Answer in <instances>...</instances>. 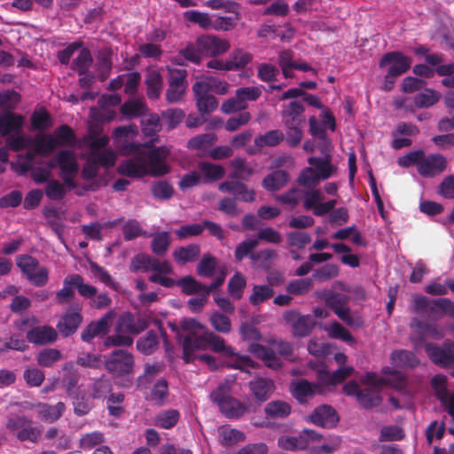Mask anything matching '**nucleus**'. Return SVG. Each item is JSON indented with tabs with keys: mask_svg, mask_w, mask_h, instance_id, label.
I'll return each instance as SVG.
<instances>
[{
	"mask_svg": "<svg viewBox=\"0 0 454 454\" xmlns=\"http://www.w3.org/2000/svg\"><path fill=\"white\" fill-rule=\"evenodd\" d=\"M183 330L187 331V335L184 338L183 348L184 358L186 363L198 359L208 365L211 370L216 369L215 358L209 355L194 356L193 352L197 349H206L210 348L215 352H223L227 356H234V363L231 367L250 372V369L258 367V364L253 361L247 356H236L231 347H227L224 340L214 333L207 331L205 327L192 318L183 319L180 322Z\"/></svg>",
	"mask_w": 454,
	"mask_h": 454,
	"instance_id": "nucleus-1",
	"label": "nucleus"
},
{
	"mask_svg": "<svg viewBox=\"0 0 454 454\" xmlns=\"http://www.w3.org/2000/svg\"><path fill=\"white\" fill-rule=\"evenodd\" d=\"M135 153L118 166L121 175L134 178L145 176H158L169 172L170 168L166 161L169 149L166 146L134 145Z\"/></svg>",
	"mask_w": 454,
	"mask_h": 454,
	"instance_id": "nucleus-2",
	"label": "nucleus"
},
{
	"mask_svg": "<svg viewBox=\"0 0 454 454\" xmlns=\"http://www.w3.org/2000/svg\"><path fill=\"white\" fill-rule=\"evenodd\" d=\"M361 381L365 388L358 394V402L367 409L380 404V391L385 385H390L396 389H401L405 385L403 376L396 371H393L389 375L384 377H379L373 372H367Z\"/></svg>",
	"mask_w": 454,
	"mask_h": 454,
	"instance_id": "nucleus-3",
	"label": "nucleus"
},
{
	"mask_svg": "<svg viewBox=\"0 0 454 454\" xmlns=\"http://www.w3.org/2000/svg\"><path fill=\"white\" fill-rule=\"evenodd\" d=\"M83 143L90 148L87 163L82 170L85 177H94L98 166L105 168L114 166L116 159L115 153L110 149L102 150L109 143L107 136L98 137L96 135H89L84 137Z\"/></svg>",
	"mask_w": 454,
	"mask_h": 454,
	"instance_id": "nucleus-4",
	"label": "nucleus"
},
{
	"mask_svg": "<svg viewBox=\"0 0 454 454\" xmlns=\"http://www.w3.org/2000/svg\"><path fill=\"white\" fill-rule=\"evenodd\" d=\"M270 347L252 342L248 350L257 358L261 359L265 366L278 370L282 366V361L279 356L290 358L293 355V346L290 342L283 340L271 339L268 340Z\"/></svg>",
	"mask_w": 454,
	"mask_h": 454,
	"instance_id": "nucleus-5",
	"label": "nucleus"
},
{
	"mask_svg": "<svg viewBox=\"0 0 454 454\" xmlns=\"http://www.w3.org/2000/svg\"><path fill=\"white\" fill-rule=\"evenodd\" d=\"M147 327L146 321L144 318H134V317L126 313L120 317L115 328V333L108 336L104 345L107 348L114 346H130L133 339L130 334H138Z\"/></svg>",
	"mask_w": 454,
	"mask_h": 454,
	"instance_id": "nucleus-6",
	"label": "nucleus"
},
{
	"mask_svg": "<svg viewBox=\"0 0 454 454\" xmlns=\"http://www.w3.org/2000/svg\"><path fill=\"white\" fill-rule=\"evenodd\" d=\"M75 141L74 134L70 127L62 125L52 134H38L35 137L36 152L43 156L50 155L59 146H69Z\"/></svg>",
	"mask_w": 454,
	"mask_h": 454,
	"instance_id": "nucleus-7",
	"label": "nucleus"
},
{
	"mask_svg": "<svg viewBox=\"0 0 454 454\" xmlns=\"http://www.w3.org/2000/svg\"><path fill=\"white\" fill-rule=\"evenodd\" d=\"M230 388L231 387L228 383H221L210 394V399L218 405L221 412L225 417L239 419L248 411V408L238 399L228 395Z\"/></svg>",
	"mask_w": 454,
	"mask_h": 454,
	"instance_id": "nucleus-8",
	"label": "nucleus"
},
{
	"mask_svg": "<svg viewBox=\"0 0 454 454\" xmlns=\"http://www.w3.org/2000/svg\"><path fill=\"white\" fill-rule=\"evenodd\" d=\"M320 297L325 301L326 306L347 325L350 327H360L363 325V320L350 313V309L348 307V296L332 291H324Z\"/></svg>",
	"mask_w": 454,
	"mask_h": 454,
	"instance_id": "nucleus-9",
	"label": "nucleus"
},
{
	"mask_svg": "<svg viewBox=\"0 0 454 454\" xmlns=\"http://www.w3.org/2000/svg\"><path fill=\"white\" fill-rule=\"evenodd\" d=\"M260 86L241 87L236 90L235 96L225 100L221 110L224 114H232L247 108L249 101H255L262 96Z\"/></svg>",
	"mask_w": 454,
	"mask_h": 454,
	"instance_id": "nucleus-10",
	"label": "nucleus"
},
{
	"mask_svg": "<svg viewBox=\"0 0 454 454\" xmlns=\"http://www.w3.org/2000/svg\"><path fill=\"white\" fill-rule=\"evenodd\" d=\"M323 435L314 430L303 429L297 435L285 434L278 438V445L279 448L289 450L298 451L309 448L312 443L319 442Z\"/></svg>",
	"mask_w": 454,
	"mask_h": 454,
	"instance_id": "nucleus-11",
	"label": "nucleus"
},
{
	"mask_svg": "<svg viewBox=\"0 0 454 454\" xmlns=\"http://www.w3.org/2000/svg\"><path fill=\"white\" fill-rule=\"evenodd\" d=\"M6 428L16 434L20 441L37 442L42 435L39 427H34L32 420L23 416L11 417L7 419Z\"/></svg>",
	"mask_w": 454,
	"mask_h": 454,
	"instance_id": "nucleus-12",
	"label": "nucleus"
},
{
	"mask_svg": "<svg viewBox=\"0 0 454 454\" xmlns=\"http://www.w3.org/2000/svg\"><path fill=\"white\" fill-rule=\"evenodd\" d=\"M16 263L27 278L35 286H43L48 281V270L29 255H19Z\"/></svg>",
	"mask_w": 454,
	"mask_h": 454,
	"instance_id": "nucleus-13",
	"label": "nucleus"
},
{
	"mask_svg": "<svg viewBox=\"0 0 454 454\" xmlns=\"http://www.w3.org/2000/svg\"><path fill=\"white\" fill-rule=\"evenodd\" d=\"M60 176L68 190L74 189V178L78 174V163L75 155L69 150H62L56 155Z\"/></svg>",
	"mask_w": 454,
	"mask_h": 454,
	"instance_id": "nucleus-14",
	"label": "nucleus"
},
{
	"mask_svg": "<svg viewBox=\"0 0 454 454\" xmlns=\"http://www.w3.org/2000/svg\"><path fill=\"white\" fill-rule=\"evenodd\" d=\"M133 367V356L121 349L114 351L106 361V370L116 376H123L131 373Z\"/></svg>",
	"mask_w": 454,
	"mask_h": 454,
	"instance_id": "nucleus-15",
	"label": "nucleus"
},
{
	"mask_svg": "<svg viewBox=\"0 0 454 454\" xmlns=\"http://www.w3.org/2000/svg\"><path fill=\"white\" fill-rule=\"evenodd\" d=\"M326 384L319 379L317 383H311L306 380H298L291 383L290 390L294 397L300 403H307L317 395L325 392Z\"/></svg>",
	"mask_w": 454,
	"mask_h": 454,
	"instance_id": "nucleus-16",
	"label": "nucleus"
},
{
	"mask_svg": "<svg viewBox=\"0 0 454 454\" xmlns=\"http://www.w3.org/2000/svg\"><path fill=\"white\" fill-rule=\"evenodd\" d=\"M390 65L386 80L395 79L404 74L411 65V59L399 51H393L384 55L380 62V67H383Z\"/></svg>",
	"mask_w": 454,
	"mask_h": 454,
	"instance_id": "nucleus-17",
	"label": "nucleus"
},
{
	"mask_svg": "<svg viewBox=\"0 0 454 454\" xmlns=\"http://www.w3.org/2000/svg\"><path fill=\"white\" fill-rule=\"evenodd\" d=\"M324 199L325 196L320 190H309L304 195V207L306 209H311L315 215H324L331 212L337 204L336 200L324 202Z\"/></svg>",
	"mask_w": 454,
	"mask_h": 454,
	"instance_id": "nucleus-18",
	"label": "nucleus"
},
{
	"mask_svg": "<svg viewBox=\"0 0 454 454\" xmlns=\"http://www.w3.org/2000/svg\"><path fill=\"white\" fill-rule=\"evenodd\" d=\"M334 359L340 364V368L333 372L325 370L318 372V379L326 385H336L349 377L354 369L352 366H346L347 356L343 353H336Z\"/></svg>",
	"mask_w": 454,
	"mask_h": 454,
	"instance_id": "nucleus-19",
	"label": "nucleus"
},
{
	"mask_svg": "<svg viewBox=\"0 0 454 454\" xmlns=\"http://www.w3.org/2000/svg\"><path fill=\"white\" fill-rule=\"evenodd\" d=\"M197 45L203 56L217 57L225 53L230 48V43L226 39L213 35H201L197 38Z\"/></svg>",
	"mask_w": 454,
	"mask_h": 454,
	"instance_id": "nucleus-20",
	"label": "nucleus"
},
{
	"mask_svg": "<svg viewBox=\"0 0 454 454\" xmlns=\"http://www.w3.org/2000/svg\"><path fill=\"white\" fill-rule=\"evenodd\" d=\"M285 321L291 326L294 336L304 337L314 328L316 322L312 317L300 315L296 311H286L283 316Z\"/></svg>",
	"mask_w": 454,
	"mask_h": 454,
	"instance_id": "nucleus-21",
	"label": "nucleus"
},
{
	"mask_svg": "<svg viewBox=\"0 0 454 454\" xmlns=\"http://www.w3.org/2000/svg\"><path fill=\"white\" fill-rule=\"evenodd\" d=\"M446 167V158L442 154L426 156L423 153L417 169L419 174L424 177H434L443 172Z\"/></svg>",
	"mask_w": 454,
	"mask_h": 454,
	"instance_id": "nucleus-22",
	"label": "nucleus"
},
{
	"mask_svg": "<svg viewBox=\"0 0 454 454\" xmlns=\"http://www.w3.org/2000/svg\"><path fill=\"white\" fill-rule=\"evenodd\" d=\"M426 352L435 364L441 366L454 364V342L446 341L442 348L434 344H427Z\"/></svg>",
	"mask_w": 454,
	"mask_h": 454,
	"instance_id": "nucleus-23",
	"label": "nucleus"
},
{
	"mask_svg": "<svg viewBox=\"0 0 454 454\" xmlns=\"http://www.w3.org/2000/svg\"><path fill=\"white\" fill-rule=\"evenodd\" d=\"M410 326L413 333L418 334L419 342H422L427 338L440 340L445 334L443 328L436 324L422 322L418 318H412Z\"/></svg>",
	"mask_w": 454,
	"mask_h": 454,
	"instance_id": "nucleus-24",
	"label": "nucleus"
},
{
	"mask_svg": "<svg viewBox=\"0 0 454 454\" xmlns=\"http://www.w3.org/2000/svg\"><path fill=\"white\" fill-rule=\"evenodd\" d=\"M447 379L444 375L438 374L432 379V387L437 397L448 410L450 415L454 419V393L447 391Z\"/></svg>",
	"mask_w": 454,
	"mask_h": 454,
	"instance_id": "nucleus-25",
	"label": "nucleus"
},
{
	"mask_svg": "<svg viewBox=\"0 0 454 454\" xmlns=\"http://www.w3.org/2000/svg\"><path fill=\"white\" fill-rule=\"evenodd\" d=\"M114 317L110 311L96 322H91L82 333V339L84 341H90L93 338L106 334L108 332L109 325Z\"/></svg>",
	"mask_w": 454,
	"mask_h": 454,
	"instance_id": "nucleus-26",
	"label": "nucleus"
},
{
	"mask_svg": "<svg viewBox=\"0 0 454 454\" xmlns=\"http://www.w3.org/2000/svg\"><path fill=\"white\" fill-rule=\"evenodd\" d=\"M309 420L322 427H331L337 423L338 416L331 406L322 405L314 410L309 415Z\"/></svg>",
	"mask_w": 454,
	"mask_h": 454,
	"instance_id": "nucleus-27",
	"label": "nucleus"
},
{
	"mask_svg": "<svg viewBox=\"0 0 454 454\" xmlns=\"http://www.w3.org/2000/svg\"><path fill=\"white\" fill-rule=\"evenodd\" d=\"M275 388V383L270 379L258 378L249 382V389L258 402L269 399Z\"/></svg>",
	"mask_w": 454,
	"mask_h": 454,
	"instance_id": "nucleus-28",
	"label": "nucleus"
},
{
	"mask_svg": "<svg viewBox=\"0 0 454 454\" xmlns=\"http://www.w3.org/2000/svg\"><path fill=\"white\" fill-rule=\"evenodd\" d=\"M24 120L21 115L12 112H6L0 114V135L11 136L21 131Z\"/></svg>",
	"mask_w": 454,
	"mask_h": 454,
	"instance_id": "nucleus-29",
	"label": "nucleus"
},
{
	"mask_svg": "<svg viewBox=\"0 0 454 454\" xmlns=\"http://www.w3.org/2000/svg\"><path fill=\"white\" fill-rule=\"evenodd\" d=\"M304 109L301 103L294 101L285 106L282 113L283 121L287 128L300 126L304 118L302 115Z\"/></svg>",
	"mask_w": 454,
	"mask_h": 454,
	"instance_id": "nucleus-30",
	"label": "nucleus"
},
{
	"mask_svg": "<svg viewBox=\"0 0 454 454\" xmlns=\"http://www.w3.org/2000/svg\"><path fill=\"white\" fill-rule=\"evenodd\" d=\"M198 169L203 184L214 183L225 176V168L223 166L208 161H200Z\"/></svg>",
	"mask_w": 454,
	"mask_h": 454,
	"instance_id": "nucleus-31",
	"label": "nucleus"
},
{
	"mask_svg": "<svg viewBox=\"0 0 454 454\" xmlns=\"http://www.w3.org/2000/svg\"><path fill=\"white\" fill-rule=\"evenodd\" d=\"M82 320V315L78 311L66 313L57 325L59 333L64 336L73 334Z\"/></svg>",
	"mask_w": 454,
	"mask_h": 454,
	"instance_id": "nucleus-32",
	"label": "nucleus"
},
{
	"mask_svg": "<svg viewBox=\"0 0 454 454\" xmlns=\"http://www.w3.org/2000/svg\"><path fill=\"white\" fill-rule=\"evenodd\" d=\"M27 340L35 344H45L57 339V333L51 326H37L27 333Z\"/></svg>",
	"mask_w": 454,
	"mask_h": 454,
	"instance_id": "nucleus-33",
	"label": "nucleus"
},
{
	"mask_svg": "<svg viewBox=\"0 0 454 454\" xmlns=\"http://www.w3.org/2000/svg\"><path fill=\"white\" fill-rule=\"evenodd\" d=\"M308 163L317 171L320 180L330 178L337 171V168L331 163L328 158L309 157Z\"/></svg>",
	"mask_w": 454,
	"mask_h": 454,
	"instance_id": "nucleus-34",
	"label": "nucleus"
},
{
	"mask_svg": "<svg viewBox=\"0 0 454 454\" xmlns=\"http://www.w3.org/2000/svg\"><path fill=\"white\" fill-rule=\"evenodd\" d=\"M37 413L39 417L46 422H53L59 419L65 411L66 406L64 403L59 402L55 405L47 403H39L37 406Z\"/></svg>",
	"mask_w": 454,
	"mask_h": 454,
	"instance_id": "nucleus-35",
	"label": "nucleus"
},
{
	"mask_svg": "<svg viewBox=\"0 0 454 454\" xmlns=\"http://www.w3.org/2000/svg\"><path fill=\"white\" fill-rule=\"evenodd\" d=\"M289 180L288 174L284 170H276L264 177L262 187L267 191L275 192L286 185Z\"/></svg>",
	"mask_w": 454,
	"mask_h": 454,
	"instance_id": "nucleus-36",
	"label": "nucleus"
},
{
	"mask_svg": "<svg viewBox=\"0 0 454 454\" xmlns=\"http://www.w3.org/2000/svg\"><path fill=\"white\" fill-rule=\"evenodd\" d=\"M219 442L224 446H231L245 440V434L238 429L223 426L218 429Z\"/></svg>",
	"mask_w": 454,
	"mask_h": 454,
	"instance_id": "nucleus-37",
	"label": "nucleus"
},
{
	"mask_svg": "<svg viewBox=\"0 0 454 454\" xmlns=\"http://www.w3.org/2000/svg\"><path fill=\"white\" fill-rule=\"evenodd\" d=\"M264 412L266 416L269 418H286L291 412V406L285 401H271L266 404L264 408Z\"/></svg>",
	"mask_w": 454,
	"mask_h": 454,
	"instance_id": "nucleus-38",
	"label": "nucleus"
},
{
	"mask_svg": "<svg viewBox=\"0 0 454 454\" xmlns=\"http://www.w3.org/2000/svg\"><path fill=\"white\" fill-rule=\"evenodd\" d=\"M6 142L7 145L13 151L35 147V137L25 136L22 130L9 136Z\"/></svg>",
	"mask_w": 454,
	"mask_h": 454,
	"instance_id": "nucleus-39",
	"label": "nucleus"
},
{
	"mask_svg": "<svg viewBox=\"0 0 454 454\" xmlns=\"http://www.w3.org/2000/svg\"><path fill=\"white\" fill-rule=\"evenodd\" d=\"M147 95L150 98H158L162 89V78L157 70L148 72L145 80Z\"/></svg>",
	"mask_w": 454,
	"mask_h": 454,
	"instance_id": "nucleus-40",
	"label": "nucleus"
},
{
	"mask_svg": "<svg viewBox=\"0 0 454 454\" xmlns=\"http://www.w3.org/2000/svg\"><path fill=\"white\" fill-rule=\"evenodd\" d=\"M200 253V247L192 244L176 249L174 251V257L177 262L184 264L195 261L199 257Z\"/></svg>",
	"mask_w": 454,
	"mask_h": 454,
	"instance_id": "nucleus-41",
	"label": "nucleus"
},
{
	"mask_svg": "<svg viewBox=\"0 0 454 454\" xmlns=\"http://www.w3.org/2000/svg\"><path fill=\"white\" fill-rule=\"evenodd\" d=\"M216 140L217 137L213 133L200 134L191 138L187 143V147L192 150H206Z\"/></svg>",
	"mask_w": 454,
	"mask_h": 454,
	"instance_id": "nucleus-42",
	"label": "nucleus"
},
{
	"mask_svg": "<svg viewBox=\"0 0 454 454\" xmlns=\"http://www.w3.org/2000/svg\"><path fill=\"white\" fill-rule=\"evenodd\" d=\"M392 363L397 367H414L419 360L412 352L407 350L395 351L391 355Z\"/></svg>",
	"mask_w": 454,
	"mask_h": 454,
	"instance_id": "nucleus-43",
	"label": "nucleus"
},
{
	"mask_svg": "<svg viewBox=\"0 0 454 454\" xmlns=\"http://www.w3.org/2000/svg\"><path fill=\"white\" fill-rule=\"evenodd\" d=\"M137 134V129L135 126H121L114 130L113 136L116 146H124L129 139H132Z\"/></svg>",
	"mask_w": 454,
	"mask_h": 454,
	"instance_id": "nucleus-44",
	"label": "nucleus"
},
{
	"mask_svg": "<svg viewBox=\"0 0 454 454\" xmlns=\"http://www.w3.org/2000/svg\"><path fill=\"white\" fill-rule=\"evenodd\" d=\"M184 15L187 20L198 24L203 29H213L214 18H211L207 13L191 10L185 12Z\"/></svg>",
	"mask_w": 454,
	"mask_h": 454,
	"instance_id": "nucleus-45",
	"label": "nucleus"
},
{
	"mask_svg": "<svg viewBox=\"0 0 454 454\" xmlns=\"http://www.w3.org/2000/svg\"><path fill=\"white\" fill-rule=\"evenodd\" d=\"M274 294V290L270 286L256 285L253 287V292L249 297V301L253 305H259L273 297Z\"/></svg>",
	"mask_w": 454,
	"mask_h": 454,
	"instance_id": "nucleus-46",
	"label": "nucleus"
},
{
	"mask_svg": "<svg viewBox=\"0 0 454 454\" xmlns=\"http://www.w3.org/2000/svg\"><path fill=\"white\" fill-rule=\"evenodd\" d=\"M146 111L147 108L144 101L140 99L129 100L121 107V114L129 117L143 116Z\"/></svg>",
	"mask_w": 454,
	"mask_h": 454,
	"instance_id": "nucleus-47",
	"label": "nucleus"
},
{
	"mask_svg": "<svg viewBox=\"0 0 454 454\" xmlns=\"http://www.w3.org/2000/svg\"><path fill=\"white\" fill-rule=\"evenodd\" d=\"M328 335L334 339H340L347 343H354L355 339L351 333L340 323L334 321L329 325L325 327Z\"/></svg>",
	"mask_w": 454,
	"mask_h": 454,
	"instance_id": "nucleus-48",
	"label": "nucleus"
},
{
	"mask_svg": "<svg viewBox=\"0 0 454 454\" xmlns=\"http://www.w3.org/2000/svg\"><path fill=\"white\" fill-rule=\"evenodd\" d=\"M61 359L62 355L56 348H45L39 352L36 356L37 364L43 367H51Z\"/></svg>",
	"mask_w": 454,
	"mask_h": 454,
	"instance_id": "nucleus-49",
	"label": "nucleus"
},
{
	"mask_svg": "<svg viewBox=\"0 0 454 454\" xmlns=\"http://www.w3.org/2000/svg\"><path fill=\"white\" fill-rule=\"evenodd\" d=\"M284 139V134L278 129L270 130L255 137L254 144L259 147L275 146Z\"/></svg>",
	"mask_w": 454,
	"mask_h": 454,
	"instance_id": "nucleus-50",
	"label": "nucleus"
},
{
	"mask_svg": "<svg viewBox=\"0 0 454 454\" xmlns=\"http://www.w3.org/2000/svg\"><path fill=\"white\" fill-rule=\"evenodd\" d=\"M232 173L231 176L237 179H247L252 174L253 169L241 158H236L231 161Z\"/></svg>",
	"mask_w": 454,
	"mask_h": 454,
	"instance_id": "nucleus-51",
	"label": "nucleus"
},
{
	"mask_svg": "<svg viewBox=\"0 0 454 454\" xmlns=\"http://www.w3.org/2000/svg\"><path fill=\"white\" fill-rule=\"evenodd\" d=\"M250 258L258 267L269 269L276 258V252L272 249H264L257 253H252Z\"/></svg>",
	"mask_w": 454,
	"mask_h": 454,
	"instance_id": "nucleus-52",
	"label": "nucleus"
},
{
	"mask_svg": "<svg viewBox=\"0 0 454 454\" xmlns=\"http://www.w3.org/2000/svg\"><path fill=\"white\" fill-rule=\"evenodd\" d=\"M121 101V98L118 94L102 95L98 99V105L106 112V114H102L101 118L107 121H112L115 116V113L114 111H108L106 108L111 106H117Z\"/></svg>",
	"mask_w": 454,
	"mask_h": 454,
	"instance_id": "nucleus-53",
	"label": "nucleus"
},
{
	"mask_svg": "<svg viewBox=\"0 0 454 454\" xmlns=\"http://www.w3.org/2000/svg\"><path fill=\"white\" fill-rule=\"evenodd\" d=\"M158 348L157 335L149 332L137 342V348L145 355L153 354Z\"/></svg>",
	"mask_w": 454,
	"mask_h": 454,
	"instance_id": "nucleus-54",
	"label": "nucleus"
},
{
	"mask_svg": "<svg viewBox=\"0 0 454 454\" xmlns=\"http://www.w3.org/2000/svg\"><path fill=\"white\" fill-rule=\"evenodd\" d=\"M179 417V412L176 410L165 411L157 415L154 424L164 429H169L177 423Z\"/></svg>",
	"mask_w": 454,
	"mask_h": 454,
	"instance_id": "nucleus-55",
	"label": "nucleus"
},
{
	"mask_svg": "<svg viewBox=\"0 0 454 454\" xmlns=\"http://www.w3.org/2000/svg\"><path fill=\"white\" fill-rule=\"evenodd\" d=\"M440 99V94L433 90L426 89L424 91L417 94L414 98V104L417 107H429Z\"/></svg>",
	"mask_w": 454,
	"mask_h": 454,
	"instance_id": "nucleus-56",
	"label": "nucleus"
},
{
	"mask_svg": "<svg viewBox=\"0 0 454 454\" xmlns=\"http://www.w3.org/2000/svg\"><path fill=\"white\" fill-rule=\"evenodd\" d=\"M90 270L93 274V276L98 278L100 282L105 284L106 286L112 287L113 289L118 288V284H116L109 272L104 269L103 267L99 266L96 262H90Z\"/></svg>",
	"mask_w": 454,
	"mask_h": 454,
	"instance_id": "nucleus-57",
	"label": "nucleus"
},
{
	"mask_svg": "<svg viewBox=\"0 0 454 454\" xmlns=\"http://www.w3.org/2000/svg\"><path fill=\"white\" fill-rule=\"evenodd\" d=\"M169 234L167 231L157 233L153 236L152 241V250L158 255L164 254L169 247Z\"/></svg>",
	"mask_w": 454,
	"mask_h": 454,
	"instance_id": "nucleus-58",
	"label": "nucleus"
},
{
	"mask_svg": "<svg viewBox=\"0 0 454 454\" xmlns=\"http://www.w3.org/2000/svg\"><path fill=\"white\" fill-rule=\"evenodd\" d=\"M313 286V281L311 278H300L291 281L286 290L295 295H301L307 294Z\"/></svg>",
	"mask_w": 454,
	"mask_h": 454,
	"instance_id": "nucleus-59",
	"label": "nucleus"
},
{
	"mask_svg": "<svg viewBox=\"0 0 454 454\" xmlns=\"http://www.w3.org/2000/svg\"><path fill=\"white\" fill-rule=\"evenodd\" d=\"M92 63L90 53L88 50L82 49L74 60L73 68L82 75L86 73Z\"/></svg>",
	"mask_w": 454,
	"mask_h": 454,
	"instance_id": "nucleus-60",
	"label": "nucleus"
},
{
	"mask_svg": "<svg viewBox=\"0 0 454 454\" xmlns=\"http://www.w3.org/2000/svg\"><path fill=\"white\" fill-rule=\"evenodd\" d=\"M298 181L300 184L308 188H312L317 186L321 180L317 175V171L315 170V168L312 166H310L305 168L301 172Z\"/></svg>",
	"mask_w": 454,
	"mask_h": 454,
	"instance_id": "nucleus-61",
	"label": "nucleus"
},
{
	"mask_svg": "<svg viewBox=\"0 0 454 454\" xmlns=\"http://www.w3.org/2000/svg\"><path fill=\"white\" fill-rule=\"evenodd\" d=\"M105 441V436L101 432L94 431L83 434L80 439L79 446L83 450H90Z\"/></svg>",
	"mask_w": 454,
	"mask_h": 454,
	"instance_id": "nucleus-62",
	"label": "nucleus"
},
{
	"mask_svg": "<svg viewBox=\"0 0 454 454\" xmlns=\"http://www.w3.org/2000/svg\"><path fill=\"white\" fill-rule=\"evenodd\" d=\"M23 378L29 387H37L43 384L45 375L40 369L30 367L24 371Z\"/></svg>",
	"mask_w": 454,
	"mask_h": 454,
	"instance_id": "nucleus-63",
	"label": "nucleus"
},
{
	"mask_svg": "<svg viewBox=\"0 0 454 454\" xmlns=\"http://www.w3.org/2000/svg\"><path fill=\"white\" fill-rule=\"evenodd\" d=\"M252 60L251 54L245 52L243 51L238 50L233 51L228 59L230 68L239 69L245 67L250 61Z\"/></svg>",
	"mask_w": 454,
	"mask_h": 454,
	"instance_id": "nucleus-64",
	"label": "nucleus"
}]
</instances>
